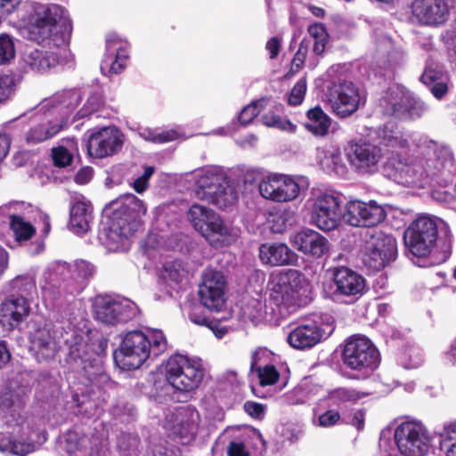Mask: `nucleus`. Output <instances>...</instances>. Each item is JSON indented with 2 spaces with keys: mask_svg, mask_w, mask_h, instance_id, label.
I'll list each match as a JSON object with an SVG mask.
<instances>
[{
  "mask_svg": "<svg viewBox=\"0 0 456 456\" xmlns=\"http://www.w3.org/2000/svg\"><path fill=\"white\" fill-rule=\"evenodd\" d=\"M327 98L332 112L342 118L350 117L364 104L359 88L348 80L332 83L328 88Z\"/></svg>",
  "mask_w": 456,
  "mask_h": 456,
  "instance_id": "nucleus-19",
  "label": "nucleus"
},
{
  "mask_svg": "<svg viewBox=\"0 0 456 456\" xmlns=\"http://www.w3.org/2000/svg\"><path fill=\"white\" fill-rule=\"evenodd\" d=\"M328 272L335 285V295L358 298L363 294L365 280L356 272L346 266L330 268Z\"/></svg>",
  "mask_w": 456,
  "mask_h": 456,
  "instance_id": "nucleus-31",
  "label": "nucleus"
},
{
  "mask_svg": "<svg viewBox=\"0 0 456 456\" xmlns=\"http://www.w3.org/2000/svg\"><path fill=\"white\" fill-rule=\"evenodd\" d=\"M265 104L266 100L261 99L246 106L239 114L238 119L240 123L242 125L249 124L259 114Z\"/></svg>",
  "mask_w": 456,
  "mask_h": 456,
  "instance_id": "nucleus-50",
  "label": "nucleus"
},
{
  "mask_svg": "<svg viewBox=\"0 0 456 456\" xmlns=\"http://www.w3.org/2000/svg\"><path fill=\"white\" fill-rule=\"evenodd\" d=\"M52 157L55 166L64 167L70 165L73 155L63 146H58L52 150Z\"/></svg>",
  "mask_w": 456,
  "mask_h": 456,
  "instance_id": "nucleus-54",
  "label": "nucleus"
},
{
  "mask_svg": "<svg viewBox=\"0 0 456 456\" xmlns=\"http://www.w3.org/2000/svg\"><path fill=\"white\" fill-rule=\"evenodd\" d=\"M124 134L115 126H104L91 134L87 151L91 157L102 159L118 153L124 144Z\"/></svg>",
  "mask_w": 456,
  "mask_h": 456,
  "instance_id": "nucleus-26",
  "label": "nucleus"
},
{
  "mask_svg": "<svg viewBox=\"0 0 456 456\" xmlns=\"http://www.w3.org/2000/svg\"><path fill=\"white\" fill-rule=\"evenodd\" d=\"M70 273V277L77 282L83 283L94 273V266L88 262L79 260L73 265L65 262L53 264L44 273L43 281L40 282L42 296L45 301L53 302L60 295V280Z\"/></svg>",
  "mask_w": 456,
  "mask_h": 456,
  "instance_id": "nucleus-14",
  "label": "nucleus"
},
{
  "mask_svg": "<svg viewBox=\"0 0 456 456\" xmlns=\"http://www.w3.org/2000/svg\"><path fill=\"white\" fill-rule=\"evenodd\" d=\"M187 272L180 261L166 262L163 266V278L174 283L181 282Z\"/></svg>",
  "mask_w": 456,
  "mask_h": 456,
  "instance_id": "nucleus-45",
  "label": "nucleus"
},
{
  "mask_svg": "<svg viewBox=\"0 0 456 456\" xmlns=\"http://www.w3.org/2000/svg\"><path fill=\"white\" fill-rule=\"evenodd\" d=\"M128 59L127 44L117 36L110 35L106 39V53L101 69L105 74L120 73Z\"/></svg>",
  "mask_w": 456,
  "mask_h": 456,
  "instance_id": "nucleus-34",
  "label": "nucleus"
},
{
  "mask_svg": "<svg viewBox=\"0 0 456 456\" xmlns=\"http://www.w3.org/2000/svg\"><path fill=\"white\" fill-rule=\"evenodd\" d=\"M30 342L31 351L38 362L53 359L59 350L55 331L50 322H45L31 332Z\"/></svg>",
  "mask_w": 456,
  "mask_h": 456,
  "instance_id": "nucleus-32",
  "label": "nucleus"
},
{
  "mask_svg": "<svg viewBox=\"0 0 456 456\" xmlns=\"http://www.w3.org/2000/svg\"><path fill=\"white\" fill-rule=\"evenodd\" d=\"M310 44H311V39L304 38L301 41L299 48H298L297 52L295 53V56L293 58L292 68L295 67L296 69L298 70L302 67V65L306 58V55L308 53V49H309Z\"/></svg>",
  "mask_w": 456,
  "mask_h": 456,
  "instance_id": "nucleus-59",
  "label": "nucleus"
},
{
  "mask_svg": "<svg viewBox=\"0 0 456 456\" xmlns=\"http://www.w3.org/2000/svg\"><path fill=\"white\" fill-rule=\"evenodd\" d=\"M437 436L444 456H456V421L444 423Z\"/></svg>",
  "mask_w": 456,
  "mask_h": 456,
  "instance_id": "nucleus-40",
  "label": "nucleus"
},
{
  "mask_svg": "<svg viewBox=\"0 0 456 456\" xmlns=\"http://www.w3.org/2000/svg\"><path fill=\"white\" fill-rule=\"evenodd\" d=\"M291 245L299 252L320 258L330 251L329 240L312 229H303L290 235Z\"/></svg>",
  "mask_w": 456,
  "mask_h": 456,
  "instance_id": "nucleus-33",
  "label": "nucleus"
},
{
  "mask_svg": "<svg viewBox=\"0 0 456 456\" xmlns=\"http://www.w3.org/2000/svg\"><path fill=\"white\" fill-rule=\"evenodd\" d=\"M93 175V168L90 167H86L77 171L74 179L77 184L84 185L91 181Z\"/></svg>",
  "mask_w": 456,
  "mask_h": 456,
  "instance_id": "nucleus-64",
  "label": "nucleus"
},
{
  "mask_svg": "<svg viewBox=\"0 0 456 456\" xmlns=\"http://www.w3.org/2000/svg\"><path fill=\"white\" fill-rule=\"evenodd\" d=\"M144 450V444L136 433L120 432L117 436L118 456H143Z\"/></svg>",
  "mask_w": 456,
  "mask_h": 456,
  "instance_id": "nucleus-38",
  "label": "nucleus"
},
{
  "mask_svg": "<svg viewBox=\"0 0 456 456\" xmlns=\"http://www.w3.org/2000/svg\"><path fill=\"white\" fill-rule=\"evenodd\" d=\"M14 55L13 41L6 35H0V64L9 62Z\"/></svg>",
  "mask_w": 456,
  "mask_h": 456,
  "instance_id": "nucleus-53",
  "label": "nucleus"
},
{
  "mask_svg": "<svg viewBox=\"0 0 456 456\" xmlns=\"http://www.w3.org/2000/svg\"><path fill=\"white\" fill-rule=\"evenodd\" d=\"M195 195L221 209L232 206L238 200L235 185L219 167H208L195 175Z\"/></svg>",
  "mask_w": 456,
  "mask_h": 456,
  "instance_id": "nucleus-7",
  "label": "nucleus"
},
{
  "mask_svg": "<svg viewBox=\"0 0 456 456\" xmlns=\"http://www.w3.org/2000/svg\"><path fill=\"white\" fill-rule=\"evenodd\" d=\"M394 436L402 456H425L431 448L432 436L420 421L402 422L396 427Z\"/></svg>",
  "mask_w": 456,
  "mask_h": 456,
  "instance_id": "nucleus-15",
  "label": "nucleus"
},
{
  "mask_svg": "<svg viewBox=\"0 0 456 456\" xmlns=\"http://www.w3.org/2000/svg\"><path fill=\"white\" fill-rule=\"evenodd\" d=\"M306 92V80L305 78H300L291 89L289 96V103L290 105L300 104L305 97Z\"/></svg>",
  "mask_w": 456,
  "mask_h": 456,
  "instance_id": "nucleus-55",
  "label": "nucleus"
},
{
  "mask_svg": "<svg viewBox=\"0 0 456 456\" xmlns=\"http://www.w3.org/2000/svg\"><path fill=\"white\" fill-rule=\"evenodd\" d=\"M143 456H172V452L162 442L151 441L149 447L144 450Z\"/></svg>",
  "mask_w": 456,
  "mask_h": 456,
  "instance_id": "nucleus-61",
  "label": "nucleus"
},
{
  "mask_svg": "<svg viewBox=\"0 0 456 456\" xmlns=\"http://www.w3.org/2000/svg\"><path fill=\"white\" fill-rule=\"evenodd\" d=\"M343 362L350 369L367 375L379 365V352L365 337H353L346 344Z\"/></svg>",
  "mask_w": 456,
  "mask_h": 456,
  "instance_id": "nucleus-17",
  "label": "nucleus"
},
{
  "mask_svg": "<svg viewBox=\"0 0 456 456\" xmlns=\"http://www.w3.org/2000/svg\"><path fill=\"white\" fill-rule=\"evenodd\" d=\"M257 373L260 386H269L274 384L279 379V372L274 366L266 364L255 369Z\"/></svg>",
  "mask_w": 456,
  "mask_h": 456,
  "instance_id": "nucleus-51",
  "label": "nucleus"
},
{
  "mask_svg": "<svg viewBox=\"0 0 456 456\" xmlns=\"http://www.w3.org/2000/svg\"><path fill=\"white\" fill-rule=\"evenodd\" d=\"M452 0H414L411 3V16L418 23L426 26H438L449 17Z\"/></svg>",
  "mask_w": 456,
  "mask_h": 456,
  "instance_id": "nucleus-27",
  "label": "nucleus"
},
{
  "mask_svg": "<svg viewBox=\"0 0 456 456\" xmlns=\"http://www.w3.org/2000/svg\"><path fill=\"white\" fill-rule=\"evenodd\" d=\"M269 290L268 298L257 295L241 308L243 316L256 325H278L281 318L305 302L310 286L302 273L289 269L272 276Z\"/></svg>",
  "mask_w": 456,
  "mask_h": 456,
  "instance_id": "nucleus-3",
  "label": "nucleus"
},
{
  "mask_svg": "<svg viewBox=\"0 0 456 456\" xmlns=\"http://www.w3.org/2000/svg\"><path fill=\"white\" fill-rule=\"evenodd\" d=\"M81 98L77 90L58 93L26 112L24 115L30 119V126L24 134L25 142L34 145L57 135L67 126L69 115Z\"/></svg>",
  "mask_w": 456,
  "mask_h": 456,
  "instance_id": "nucleus-4",
  "label": "nucleus"
},
{
  "mask_svg": "<svg viewBox=\"0 0 456 456\" xmlns=\"http://www.w3.org/2000/svg\"><path fill=\"white\" fill-rule=\"evenodd\" d=\"M331 124L330 118L321 107H314L306 112L305 127L314 135L323 136L329 132Z\"/></svg>",
  "mask_w": 456,
  "mask_h": 456,
  "instance_id": "nucleus-39",
  "label": "nucleus"
},
{
  "mask_svg": "<svg viewBox=\"0 0 456 456\" xmlns=\"http://www.w3.org/2000/svg\"><path fill=\"white\" fill-rule=\"evenodd\" d=\"M379 136L385 145L398 149L404 154L391 162L395 180L398 183L424 186L427 178L450 172L454 166L451 150L428 135L409 134L386 125Z\"/></svg>",
  "mask_w": 456,
  "mask_h": 456,
  "instance_id": "nucleus-1",
  "label": "nucleus"
},
{
  "mask_svg": "<svg viewBox=\"0 0 456 456\" xmlns=\"http://www.w3.org/2000/svg\"><path fill=\"white\" fill-rule=\"evenodd\" d=\"M167 347V341L161 330H151L147 334L134 330L125 336L114 359L122 370H135L150 357L164 353Z\"/></svg>",
  "mask_w": 456,
  "mask_h": 456,
  "instance_id": "nucleus-6",
  "label": "nucleus"
},
{
  "mask_svg": "<svg viewBox=\"0 0 456 456\" xmlns=\"http://www.w3.org/2000/svg\"><path fill=\"white\" fill-rule=\"evenodd\" d=\"M384 115L402 120H415L423 117L428 106L401 85L390 86L379 102Z\"/></svg>",
  "mask_w": 456,
  "mask_h": 456,
  "instance_id": "nucleus-9",
  "label": "nucleus"
},
{
  "mask_svg": "<svg viewBox=\"0 0 456 456\" xmlns=\"http://www.w3.org/2000/svg\"><path fill=\"white\" fill-rule=\"evenodd\" d=\"M162 372L170 386L184 392L197 388L203 379L201 361L183 354L170 356L163 363Z\"/></svg>",
  "mask_w": 456,
  "mask_h": 456,
  "instance_id": "nucleus-10",
  "label": "nucleus"
},
{
  "mask_svg": "<svg viewBox=\"0 0 456 456\" xmlns=\"http://www.w3.org/2000/svg\"><path fill=\"white\" fill-rule=\"evenodd\" d=\"M59 448L69 456H104V441L94 434H86L73 429L63 434L59 441Z\"/></svg>",
  "mask_w": 456,
  "mask_h": 456,
  "instance_id": "nucleus-21",
  "label": "nucleus"
},
{
  "mask_svg": "<svg viewBox=\"0 0 456 456\" xmlns=\"http://www.w3.org/2000/svg\"><path fill=\"white\" fill-rule=\"evenodd\" d=\"M139 134L145 141L154 143H165L172 142L181 136V133L176 129L159 130L145 128L142 129Z\"/></svg>",
  "mask_w": 456,
  "mask_h": 456,
  "instance_id": "nucleus-41",
  "label": "nucleus"
},
{
  "mask_svg": "<svg viewBox=\"0 0 456 456\" xmlns=\"http://www.w3.org/2000/svg\"><path fill=\"white\" fill-rule=\"evenodd\" d=\"M308 34L314 40L313 52L317 55L322 54L328 42L326 28L321 23H314L308 27Z\"/></svg>",
  "mask_w": 456,
  "mask_h": 456,
  "instance_id": "nucleus-44",
  "label": "nucleus"
},
{
  "mask_svg": "<svg viewBox=\"0 0 456 456\" xmlns=\"http://www.w3.org/2000/svg\"><path fill=\"white\" fill-rule=\"evenodd\" d=\"M30 311V303L27 298L10 296L0 305V322L13 329L28 317Z\"/></svg>",
  "mask_w": 456,
  "mask_h": 456,
  "instance_id": "nucleus-35",
  "label": "nucleus"
},
{
  "mask_svg": "<svg viewBox=\"0 0 456 456\" xmlns=\"http://www.w3.org/2000/svg\"><path fill=\"white\" fill-rule=\"evenodd\" d=\"M69 343V356L77 360L80 359L82 362L89 360L87 357L89 346L86 341L79 335H75Z\"/></svg>",
  "mask_w": 456,
  "mask_h": 456,
  "instance_id": "nucleus-47",
  "label": "nucleus"
},
{
  "mask_svg": "<svg viewBox=\"0 0 456 456\" xmlns=\"http://www.w3.org/2000/svg\"><path fill=\"white\" fill-rule=\"evenodd\" d=\"M70 28L63 7L55 4H31L27 21L28 37L43 48L27 49L22 55L24 67L45 74L66 63L70 56L68 49Z\"/></svg>",
  "mask_w": 456,
  "mask_h": 456,
  "instance_id": "nucleus-2",
  "label": "nucleus"
},
{
  "mask_svg": "<svg viewBox=\"0 0 456 456\" xmlns=\"http://www.w3.org/2000/svg\"><path fill=\"white\" fill-rule=\"evenodd\" d=\"M362 261L372 271L383 269L396 257L395 239L379 230H368L362 239Z\"/></svg>",
  "mask_w": 456,
  "mask_h": 456,
  "instance_id": "nucleus-13",
  "label": "nucleus"
},
{
  "mask_svg": "<svg viewBox=\"0 0 456 456\" xmlns=\"http://www.w3.org/2000/svg\"><path fill=\"white\" fill-rule=\"evenodd\" d=\"M386 215L384 208L375 200H351L345 206L342 219L351 226L372 227L383 222Z\"/></svg>",
  "mask_w": 456,
  "mask_h": 456,
  "instance_id": "nucleus-23",
  "label": "nucleus"
},
{
  "mask_svg": "<svg viewBox=\"0 0 456 456\" xmlns=\"http://www.w3.org/2000/svg\"><path fill=\"white\" fill-rule=\"evenodd\" d=\"M259 258L263 264L286 265L294 264L297 255L284 243H265L259 248Z\"/></svg>",
  "mask_w": 456,
  "mask_h": 456,
  "instance_id": "nucleus-36",
  "label": "nucleus"
},
{
  "mask_svg": "<svg viewBox=\"0 0 456 456\" xmlns=\"http://www.w3.org/2000/svg\"><path fill=\"white\" fill-rule=\"evenodd\" d=\"M437 238V225L428 216L417 218L405 231V245L410 253L417 257H425L434 247Z\"/></svg>",
  "mask_w": 456,
  "mask_h": 456,
  "instance_id": "nucleus-20",
  "label": "nucleus"
},
{
  "mask_svg": "<svg viewBox=\"0 0 456 456\" xmlns=\"http://www.w3.org/2000/svg\"><path fill=\"white\" fill-rule=\"evenodd\" d=\"M366 395H368L367 393L355 389L339 387L330 392L328 398L333 404L341 405L346 403L356 402Z\"/></svg>",
  "mask_w": 456,
  "mask_h": 456,
  "instance_id": "nucleus-42",
  "label": "nucleus"
},
{
  "mask_svg": "<svg viewBox=\"0 0 456 456\" xmlns=\"http://www.w3.org/2000/svg\"><path fill=\"white\" fill-rule=\"evenodd\" d=\"M137 312V305L127 298L98 296L93 303L94 318L108 325L128 322L136 316Z\"/></svg>",
  "mask_w": 456,
  "mask_h": 456,
  "instance_id": "nucleus-16",
  "label": "nucleus"
},
{
  "mask_svg": "<svg viewBox=\"0 0 456 456\" xmlns=\"http://www.w3.org/2000/svg\"><path fill=\"white\" fill-rule=\"evenodd\" d=\"M320 164L323 169L329 172L338 173L344 170L341 152L338 149L322 151V155L320 157Z\"/></svg>",
  "mask_w": 456,
  "mask_h": 456,
  "instance_id": "nucleus-43",
  "label": "nucleus"
},
{
  "mask_svg": "<svg viewBox=\"0 0 456 456\" xmlns=\"http://www.w3.org/2000/svg\"><path fill=\"white\" fill-rule=\"evenodd\" d=\"M200 424V412L191 406H182L169 411L165 419V429L187 441L195 437Z\"/></svg>",
  "mask_w": 456,
  "mask_h": 456,
  "instance_id": "nucleus-24",
  "label": "nucleus"
},
{
  "mask_svg": "<svg viewBox=\"0 0 456 456\" xmlns=\"http://www.w3.org/2000/svg\"><path fill=\"white\" fill-rule=\"evenodd\" d=\"M92 221V207L86 201H76L70 208L69 228L77 234L86 233Z\"/></svg>",
  "mask_w": 456,
  "mask_h": 456,
  "instance_id": "nucleus-37",
  "label": "nucleus"
},
{
  "mask_svg": "<svg viewBox=\"0 0 456 456\" xmlns=\"http://www.w3.org/2000/svg\"><path fill=\"white\" fill-rule=\"evenodd\" d=\"M307 398L308 393L306 389L303 386L299 385L284 394L281 400L287 404L295 405L305 403Z\"/></svg>",
  "mask_w": 456,
  "mask_h": 456,
  "instance_id": "nucleus-52",
  "label": "nucleus"
},
{
  "mask_svg": "<svg viewBox=\"0 0 456 456\" xmlns=\"http://www.w3.org/2000/svg\"><path fill=\"white\" fill-rule=\"evenodd\" d=\"M111 414L120 422H130L135 417V409L131 403L122 400L112 407Z\"/></svg>",
  "mask_w": 456,
  "mask_h": 456,
  "instance_id": "nucleus-49",
  "label": "nucleus"
},
{
  "mask_svg": "<svg viewBox=\"0 0 456 456\" xmlns=\"http://www.w3.org/2000/svg\"><path fill=\"white\" fill-rule=\"evenodd\" d=\"M25 394L21 389L6 387L0 391V418L7 426H20L27 421Z\"/></svg>",
  "mask_w": 456,
  "mask_h": 456,
  "instance_id": "nucleus-29",
  "label": "nucleus"
},
{
  "mask_svg": "<svg viewBox=\"0 0 456 456\" xmlns=\"http://www.w3.org/2000/svg\"><path fill=\"white\" fill-rule=\"evenodd\" d=\"M245 411L251 417L260 419L265 413V406L261 403L255 402H246L244 403Z\"/></svg>",
  "mask_w": 456,
  "mask_h": 456,
  "instance_id": "nucleus-63",
  "label": "nucleus"
},
{
  "mask_svg": "<svg viewBox=\"0 0 456 456\" xmlns=\"http://www.w3.org/2000/svg\"><path fill=\"white\" fill-rule=\"evenodd\" d=\"M225 290L224 274L214 269H206L199 289L201 304L209 310L220 311L225 304Z\"/></svg>",
  "mask_w": 456,
  "mask_h": 456,
  "instance_id": "nucleus-25",
  "label": "nucleus"
},
{
  "mask_svg": "<svg viewBox=\"0 0 456 456\" xmlns=\"http://www.w3.org/2000/svg\"><path fill=\"white\" fill-rule=\"evenodd\" d=\"M193 228L215 248L231 244L238 236V230L226 225L213 209L193 204L188 212Z\"/></svg>",
  "mask_w": 456,
  "mask_h": 456,
  "instance_id": "nucleus-8",
  "label": "nucleus"
},
{
  "mask_svg": "<svg viewBox=\"0 0 456 456\" xmlns=\"http://www.w3.org/2000/svg\"><path fill=\"white\" fill-rule=\"evenodd\" d=\"M340 419V414L335 410H328L320 414L317 420L314 419V423L322 428H330L338 423Z\"/></svg>",
  "mask_w": 456,
  "mask_h": 456,
  "instance_id": "nucleus-56",
  "label": "nucleus"
},
{
  "mask_svg": "<svg viewBox=\"0 0 456 456\" xmlns=\"http://www.w3.org/2000/svg\"><path fill=\"white\" fill-rule=\"evenodd\" d=\"M307 204L312 223L322 231L334 230L343 220L340 209L341 198L334 191L313 189Z\"/></svg>",
  "mask_w": 456,
  "mask_h": 456,
  "instance_id": "nucleus-11",
  "label": "nucleus"
},
{
  "mask_svg": "<svg viewBox=\"0 0 456 456\" xmlns=\"http://www.w3.org/2000/svg\"><path fill=\"white\" fill-rule=\"evenodd\" d=\"M334 328H320L315 322L304 321L291 329L288 334V343L296 349H309L320 343L324 337L330 336Z\"/></svg>",
  "mask_w": 456,
  "mask_h": 456,
  "instance_id": "nucleus-28",
  "label": "nucleus"
},
{
  "mask_svg": "<svg viewBox=\"0 0 456 456\" xmlns=\"http://www.w3.org/2000/svg\"><path fill=\"white\" fill-rule=\"evenodd\" d=\"M12 432L0 433V451L16 456H26L36 450V438L39 434L33 429L32 424L27 420L23 425L9 426Z\"/></svg>",
  "mask_w": 456,
  "mask_h": 456,
  "instance_id": "nucleus-22",
  "label": "nucleus"
},
{
  "mask_svg": "<svg viewBox=\"0 0 456 456\" xmlns=\"http://www.w3.org/2000/svg\"><path fill=\"white\" fill-rule=\"evenodd\" d=\"M9 220L10 228L17 240H28L35 233V228L31 224V221L42 222L43 232L48 234L51 229L50 218L48 215L43 213L40 209L30 204L20 201H14V208L10 213Z\"/></svg>",
  "mask_w": 456,
  "mask_h": 456,
  "instance_id": "nucleus-18",
  "label": "nucleus"
},
{
  "mask_svg": "<svg viewBox=\"0 0 456 456\" xmlns=\"http://www.w3.org/2000/svg\"><path fill=\"white\" fill-rule=\"evenodd\" d=\"M346 159L355 170L360 173H372L377 169L381 159L379 147L369 143H351L346 149Z\"/></svg>",
  "mask_w": 456,
  "mask_h": 456,
  "instance_id": "nucleus-30",
  "label": "nucleus"
},
{
  "mask_svg": "<svg viewBox=\"0 0 456 456\" xmlns=\"http://www.w3.org/2000/svg\"><path fill=\"white\" fill-rule=\"evenodd\" d=\"M271 356L272 353L266 348L260 347L255 350L251 356V370L269 364Z\"/></svg>",
  "mask_w": 456,
  "mask_h": 456,
  "instance_id": "nucleus-57",
  "label": "nucleus"
},
{
  "mask_svg": "<svg viewBox=\"0 0 456 456\" xmlns=\"http://www.w3.org/2000/svg\"><path fill=\"white\" fill-rule=\"evenodd\" d=\"M226 454L227 456H251L248 444L240 440L230 442L226 447Z\"/></svg>",
  "mask_w": 456,
  "mask_h": 456,
  "instance_id": "nucleus-58",
  "label": "nucleus"
},
{
  "mask_svg": "<svg viewBox=\"0 0 456 456\" xmlns=\"http://www.w3.org/2000/svg\"><path fill=\"white\" fill-rule=\"evenodd\" d=\"M154 173V168L147 167L143 174L133 182V188L138 193H142L149 186V179Z\"/></svg>",
  "mask_w": 456,
  "mask_h": 456,
  "instance_id": "nucleus-60",
  "label": "nucleus"
},
{
  "mask_svg": "<svg viewBox=\"0 0 456 456\" xmlns=\"http://www.w3.org/2000/svg\"><path fill=\"white\" fill-rule=\"evenodd\" d=\"M262 123L269 127L278 128L280 130L294 132L296 126L289 120L281 118L279 115L274 114L273 111H269L261 117Z\"/></svg>",
  "mask_w": 456,
  "mask_h": 456,
  "instance_id": "nucleus-48",
  "label": "nucleus"
},
{
  "mask_svg": "<svg viewBox=\"0 0 456 456\" xmlns=\"http://www.w3.org/2000/svg\"><path fill=\"white\" fill-rule=\"evenodd\" d=\"M442 76V70L438 69L436 67L433 68L431 65L428 66L422 76L420 77V80L423 84L429 85L436 82Z\"/></svg>",
  "mask_w": 456,
  "mask_h": 456,
  "instance_id": "nucleus-62",
  "label": "nucleus"
},
{
  "mask_svg": "<svg viewBox=\"0 0 456 456\" xmlns=\"http://www.w3.org/2000/svg\"><path fill=\"white\" fill-rule=\"evenodd\" d=\"M110 208V222L101 230L99 240L110 250H123L128 248L129 237L138 229L147 208L140 199L128 193L112 202Z\"/></svg>",
  "mask_w": 456,
  "mask_h": 456,
  "instance_id": "nucleus-5",
  "label": "nucleus"
},
{
  "mask_svg": "<svg viewBox=\"0 0 456 456\" xmlns=\"http://www.w3.org/2000/svg\"><path fill=\"white\" fill-rule=\"evenodd\" d=\"M308 185V179L303 175L272 173L262 178L258 190L268 200L287 203L295 200Z\"/></svg>",
  "mask_w": 456,
  "mask_h": 456,
  "instance_id": "nucleus-12",
  "label": "nucleus"
},
{
  "mask_svg": "<svg viewBox=\"0 0 456 456\" xmlns=\"http://www.w3.org/2000/svg\"><path fill=\"white\" fill-rule=\"evenodd\" d=\"M18 79L12 75L0 76V105L11 100L16 92Z\"/></svg>",
  "mask_w": 456,
  "mask_h": 456,
  "instance_id": "nucleus-46",
  "label": "nucleus"
}]
</instances>
